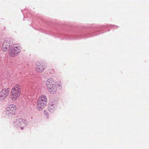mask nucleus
Segmentation results:
<instances>
[{
	"instance_id": "obj_1",
	"label": "nucleus",
	"mask_w": 149,
	"mask_h": 149,
	"mask_svg": "<svg viewBox=\"0 0 149 149\" xmlns=\"http://www.w3.org/2000/svg\"><path fill=\"white\" fill-rule=\"evenodd\" d=\"M21 87L18 84L15 86L12 89L10 92V98L13 101L17 100L21 94Z\"/></svg>"
},
{
	"instance_id": "obj_2",
	"label": "nucleus",
	"mask_w": 149,
	"mask_h": 149,
	"mask_svg": "<svg viewBox=\"0 0 149 149\" xmlns=\"http://www.w3.org/2000/svg\"><path fill=\"white\" fill-rule=\"evenodd\" d=\"M47 99L45 95H41L39 98L37 102V107L39 111L42 110L47 103Z\"/></svg>"
},
{
	"instance_id": "obj_3",
	"label": "nucleus",
	"mask_w": 149,
	"mask_h": 149,
	"mask_svg": "<svg viewBox=\"0 0 149 149\" xmlns=\"http://www.w3.org/2000/svg\"><path fill=\"white\" fill-rule=\"evenodd\" d=\"M16 109V106L15 105H9L6 109V114L9 117H11L15 115Z\"/></svg>"
},
{
	"instance_id": "obj_4",
	"label": "nucleus",
	"mask_w": 149,
	"mask_h": 149,
	"mask_svg": "<svg viewBox=\"0 0 149 149\" xmlns=\"http://www.w3.org/2000/svg\"><path fill=\"white\" fill-rule=\"evenodd\" d=\"M21 47L19 46H13L9 49V55L11 57H14L17 55L20 51Z\"/></svg>"
},
{
	"instance_id": "obj_5",
	"label": "nucleus",
	"mask_w": 149,
	"mask_h": 149,
	"mask_svg": "<svg viewBox=\"0 0 149 149\" xmlns=\"http://www.w3.org/2000/svg\"><path fill=\"white\" fill-rule=\"evenodd\" d=\"M13 125L16 128H21L23 130L24 127L26 125V120L22 118L17 119L14 122Z\"/></svg>"
},
{
	"instance_id": "obj_6",
	"label": "nucleus",
	"mask_w": 149,
	"mask_h": 149,
	"mask_svg": "<svg viewBox=\"0 0 149 149\" xmlns=\"http://www.w3.org/2000/svg\"><path fill=\"white\" fill-rule=\"evenodd\" d=\"M9 90L8 88L3 89L0 92V101H2L9 94Z\"/></svg>"
},
{
	"instance_id": "obj_7",
	"label": "nucleus",
	"mask_w": 149,
	"mask_h": 149,
	"mask_svg": "<svg viewBox=\"0 0 149 149\" xmlns=\"http://www.w3.org/2000/svg\"><path fill=\"white\" fill-rule=\"evenodd\" d=\"M46 66L41 63H37L36 65L35 69L36 71L39 72H42Z\"/></svg>"
},
{
	"instance_id": "obj_8",
	"label": "nucleus",
	"mask_w": 149,
	"mask_h": 149,
	"mask_svg": "<svg viewBox=\"0 0 149 149\" xmlns=\"http://www.w3.org/2000/svg\"><path fill=\"white\" fill-rule=\"evenodd\" d=\"M10 45V40L6 39L3 42L2 47V50L4 52L6 51L9 49Z\"/></svg>"
},
{
	"instance_id": "obj_9",
	"label": "nucleus",
	"mask_w": 149,
	"mask_h": 149,
	"mask_svg": "<svg viewBox=\"0 0 149 149\" xmlns=\"http://www.w3.org/2000/svg\"><path fill=\"white\" fill-rule=\"evenodd\" d=\"M54 80L51 78L48 79L46 82V86L47 88H50L53 87L54 86Z\"/></svg>"
},
{
	"instance_id": "obj_10",
	"label": "nucleus",
	"mask_w": 149,
	"mask_h": 149,
	"mask_svg": "<svg viewBox=\"0 0 149 149\" xmlns=\"http://www.w3.org/2000/svg\"><path fill=\"white\" fill-rule=\"evenodd\" d=\"M56 107L57 106L56 104L50 103L48 107V110L51 112H53L54 110L56 109Z\"/></svg>"
},
{
	"instance_id": "obj_11",
	"label": "nucleus",
	"mask_w": 149,
	"mask_h": 149,
	"mask_svg": "<svg viewBox=\"0 0 149 149\" xmlns=\"http://www.w3.org/2000/svg\"><path fill=\"white\" fill-rule=\"evenodd\" d=\"M48 91L52 94L55 93L57 91V88L55 86H53V87L47 89Z\"/></svg>"
},
{
	"instance_id": "obj_12",
	"label": "nucleus",
	"mask_w": 149,
	"mask_h": 149,
	"mask_svg": "<svg viewBox=\"0 0 149 149\" xmlns=\"http://www.w3.org/2000/svg\"><path fill=\"white\" fill-rule=\"evenodd\" d=\"M44 113L46 116H48V113L45 111H44Z\"/></svg>"
}]
</instances>
